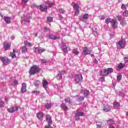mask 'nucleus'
I'll return each instance as SVG.
<instances>
[{
	"instance_id": "8",
	"label": "nucleus",
	"mask_w": 128,
	"mask_h": 128,
	"mask_svg": "<svg viewBox=\"0 0 128 128\" xmlns=\"http://www.w3.org/2000/svg\"><path fill=\"white\" fill-rule=\"evenodd\" d=\"M74 114L75 119L76 120H80V116H84V112H76L74 113Z\"/></svg>"
},
{
	"instance_id": "39",
	"label": "nucleus",
	"mask_w": 128,
	"mask_h": 128,
	"mask_svg": "<svg viewBox=\"0 0 128 128\" xmlns=\"http://www.w3.org/2000/svg\"><path fill=\"white\" fill-rule=\"evenodd\" d=\"M65 102L66 103H68V104H72V101H70V99L68 98H67L65 99Z\"/></svg>"
},
{
	"instance_id": "3",
	"label": "nucleus",
	"mask_w": 128,
	"mask_h": 128,
	"mask_svg": "<svg viewBox=\"0 0 128 128\" xmlns=\"http://www.w3.org/2000/svg\"><path fill=\"white\" fill-rule=\"evenodd\" d=\"M92 54V50L90 48L87 47L83 48L82 54L87 56L88 54Z\"/></svg>"
},
{
	"instance_id": "4",
	"label": "nucleus",
	"mask_w": 128,
	"mask_h": 128,
	"mask_svg": "<svg viewBox=\"0 0 128 128\" xmlns=\"http://www.w3.org/2000/svg\"><path fill=\"white\" fill-rule=\"evenodd\" d=\"M126 46V40H121L118 42L116 43V46L118 48L121 50V48H124Z\"/></svg>"
},
{
	"instance_id": "59",
	"label": "nucleus",
	"mask_w": 128,
	"mask_h": 128,
	"mask_svg": "<svg viewBox=\"0 0 128 128\" xmlns=\"http://www.w3.org/2000/svg\"><path fill=\"white\" fill-rule=\"evenodd\" d=\"M16 84H18V81L16 80L12 82L13 86H16Z\"/></svg>"
},
{
	"instance_id": "24",
	"label": "nucleus",
	"mask_w": 128,
	"mask_h": 128,
	"mask_svg": "<svg viewBox=\"0 0 128 128\" xmlns=\"http://www.w3.org/2000/svg\"><path fill=\"white\" fill-rule=\"evenodd\" d=\"M42 84L44 88L46 90V92H48L47 88H46V86H48V81H46V80H42Z\"/></svg>"
},
{
	"instance_id": "30",
	"label": "nucleus",
	"mask_w": 128,
	"mask_h": 128,
	"mask_svg": "<svg viewBox=\"0 0 128 128\" xmlns=\"http://www.w3.org/2000/svg\"><path fill=\"white\" fill-rule=\"evenodd\" d=\"M21 50L23 54H26V52H28V48H26V47L25 46H22L21 48Z\"/></svg>"
},
{
	"instance_id": "13",
	"label": "nucleus",
	"mask_w": 128,
	"mask_h": 128,
	"mask_svg": "<svg viewBox=\"0 0 128 128\" xmlns=\"http://www.w3.org/2000/svg\"><path fill=\"white\" fill-rule=\"evenodd\" d=\"M4 48L5 50H8L10 48V43L6 42H4Z\"/></svg>"
},
{
	"instance_id": "31",
	"label": "nucleus",
	"mask_w": 128,
	"mask_h": 128,
	"mask_svg": "<svg viewBox=\"0 0 128 128\" xmlns=\"http://www.w3.org/2000/svg\"><path fill=\"white\" fill-rule=\"evenodd\" d=\"M40 61L41 62L42 64H48V61L46 60H44V59H40Z\"/></svg>"
},
{
	"instance_id": "33",
	"label": "nucleus",
	"mask_w": 128,
	"mask_h": 128,
	"mask_svg": "<svg viewBox=\"0 0 128 128\" xmlns=\"http://www.w3.org/2000/svg\"><path fill=\"white\" fill-rule=\"evenodd\" d=\"M52 106V104H45V108H47V110H50Z\"/></svg>"
},
{
	"instance_id": "47",
	"label": "nucleus",
	"mask_w": 128,
	"mask_h": 128,
	"mask_svg": "<svg viewBox=\"0 0 128 128\" xmlns=\"http://www.w3.org/2000/svg\"><path fill=\"white\" fill-rule=\"evenodd\" d=\"M117 80L118 82L122 80V75L120 74L117 76Z\"/></svg>"
},
{
	"instance_id": "46",
	"label": "nucleus",
	"mask_w": 128,
	"mask_h": 128,
	"mask_svg": "<svg viewBox=\"0 0 128 128\" xmlns=\"http://www.w3.org/2000/svg\"><path fill=\"white\" fill-rule=\"evenodd\" d=\"M120 24L122 26H126V20H124L120 22Z\"/></svg>"
},
{
	"instance_id": "22",
	"label": "nucleus",
	"mask_w": 128,
	"mask_h": 128,
	"mask_svg": "<svg viewBox=\"0 0 128 128\" xmlns=\"http://www.w3.org/2000/svg\"><path fill=\"white\" fill-rule=\"evenodd\" d=\"M76 100H78V102H84V97L77 96H76Z\"/></svg>"
},
{
	"instance_id": "17",
	"label": "nucleus",
	"mask_w": 128,
	"mask_h": 128,
	"mask_svg": "<svg viewBox=\"0 0 128 128\" xmlns=\"http://www.w3.org/2000/svg\"><path fill=\"white\" fill-rule=\"evenodd\" d=\"M36 116L40 120H42V118H44V113L39 112L37 114Z\"/></svg>"
},
{
	"instance_id": "15",
	"label": "nucleus",
	"mask_w": 128,
	"mask_h": 128,
	"mask_svg": "<svg viewBox=\"0 0 128 128\" xmlns=\"http://www.w3.org/2000/svg\"><path fill=\"white\" fill-rule=\"evenodd\" d=\"M110 24L112 28H118V23L116 22V20L112 19Z\"/></svg>"
},
{
	"instance_id": "36",
	"label": "nucleus",
	"mask_w": 128,
	"mask_h": 128,
	"mask_svg": "<svg viewBox=\"0 0 128 128\" xmlns=\"http://www.w3.org/2000/svg\"><path fill=\"white\" fill-rule=\"evenodd\" d=\"M56 78L58 80H62V72H58V74L57 75Z\"/></svg>"
},
{
	"instance_id": "5",
	"label": "nucleus",
	"mask_w": 128,
	"mask_h": 128,
	"mask_svg": "<svg viewBox=\"0 0 128 128\" xmlns=\"http://www.w3.org/2000/svg\"><path fill=\"white\" fill-rule=\"evenodd\" d=\"M30 16H26L24 15V16L22 18L21 23L22 24H26V22L30 24Z\"/></svg>"
},
{
	"instance_id": "37",
	"label": "nucleus",
	"mask_w": 128,
	"mask_h": 128,
	"mask_svg": "<svg viewBox=\"0 0 128 128\" xmlns=\"http://www.w3.org/2000/svg\"><path fill=\"white\" fill-rule=\"evenodd\" d=\"M112 19L110 18H107L105 20V22H106V24H110V23L112 22Z\"/></svg>"
},
{
	"instance_id": "48",
	"label": "nucleus",
	"mask_w": 128,
	"mask_h": 128,
	"mask_svg": "<svg viewBox=\"0 0 128 128\" xmlns=\"http://www.w3.org/2000/svg\"><path fill=\"white\" fill-rule=\"evenodd\" d=\"M59 12L60 14H66V10L62 8L59 9Z\"/></svg>"
},
{
	"instance_id": "14",
	"label": "nucleus",
	"mask_w": 128,
	"mask_h": 128,
	"mask_svg": "<svg viewBox=\"0 0 128 128\" xmlns=\"http://www.w3.org/2000/svg\"><path fill=\"white\" fill-rule=\"evenodd\" d=\"M110 110H112V107L110 106H108V104L104 105L103 110L104 112H110Z\"/></svg>"
},
{
	"instance_id": "64",
	"label": "nucleus",
	"mask_w": 128,
	"mask_h": 128,
	"mask_svg": "<svg viewBox=\"0 0 128 128\" xmlns=\"http://www.w3.org/2000/svg\"><path fill=\"white\" fill-rule=\"evenodd\" d=\"M35 7V6H36V4H33L32 6V7Z\"/></svg>"
},
{
	"instance_id": "63",
	"label": "nucleus",
	"mask_w": 128,
	"mask_h": 128,
	"mask_svg": "<svg viewBox=\"0 0 128 128\" xmlns=\"http://www.w3.org/2000/svg\"><path fill=\"white\" fill-rule=\"evenodd\" d=\"M11 39L12 40H14V36H11Z\"/></svg>"
},
{
	"instance_id": "49",
	"label": "nucleus",
	"mask_w": 128,
	"mask_h": 128,
	"mask_svg": "<svg viewBox=\"0 0 128 128\" xmlns=\"http://www.w3.org/2000/svg\"><path fill=\"white\" fill-rule=\"evenodd\" d=\"M99 20H102L106 18V17L104 15H101L98 16Z\"/></svg>"
},
{
	"instance_id": "53",
	"label": "nucleus",
	"mask_w": 128,
	"mask_h": 128,
	"mask_svg": "<svg viewBox=\"0 0 128 128\" xmlns=\"http://www.w3.org/2000/svg\"><path fill=\"white\" fill-rule=\"evenodd\" d=\"M32 92L33 94H36V96H38V94H40V91L35 90V91H34Z\"/></svg>"
},
{
	"instance_id": "20",
	"label": "nucleus",
	"mask_w": 128,
	"mask_h": 128,
	"mask_svg": "<svg viewBox=\"0 0 128 128\" xmlns=\"http://www.w3.org/2000/svg\"><path fill=\"white\" fill-rule=\"evenodd\" d=\"M81 94H83L84 96H88L90 94V91L86 90H81Z\"/></svg>"
},
{
	"instance_id": "54",
	"label": "nucleus",
	"mask_w": 128,
	"mask_h": 128,
	"mask_svg": "<svg viewBox=\"0 0 128 128\" xmlns=\"http://www.w3.org/2000/svg\"><path fill=\"white\" fill-rule=\"evenodd\" d=\"M61 72V74L62 76V74H66V70H63L61 72Z\"/></svg>"
},
{
	"instance_id": "18",
	"label": "nucleus",
	"mask_w": 128,
	"mask_h": 128,
	"mask_svg": "<svg viewBox=\"0 0 128 128\" xmlns=\"http://www.w3.org/2000/svg\"><path fill=\"white\" fill-rule=\"evenodd\" d=\"M48 38L50 40H60V38L59 36H56L54 34H50L48 35Z\"/></svg>"
},
{
	"instance_id": "12",
	"label": "nucleus",
	"mask_w": 128,
	"mask_h": 128,
	"mask_svg": "<svg viewBox=\"0 0 128 128\" xmlns=\"http://www.w3.org/2000/svg\"><path fill=\"white\" fill-rule=\"evenodd\" d=\"M107 124L109 126V128H115L114 126L112 124H114V121L112 119L108 120L107 121Z\"/></svg>"
},
{
	"instance_id": "1",
	"label": "nucleus",
	"mask_w": 128,
	"mask_h": 128,
	"mask_svg": "<svg viewBox=\"0 0 128 128\" xmlns=\"http://www.w3.org/2000/svg\"><path fill=\"white\" fill-rule=\"evenodd\" d=\"M40 68L39 66L34 65L32 67H31L30 71L29 74H38L40 72Z\"/></svg>"
},
{
	"instance_id": "52",
	"label": "nucleus",
	"mask_w": 128,
	"mask_h": 128,
	"mask_svg": "<svg viewBox=\"0 0 128 128\" xmlns=\"http://www.w3.org/2000/svg\"><path fill=\"white\" fill-rule=\"evenodd\" d=\"M25 44L26 46H32V44L28 42H25Z\"/></svg>"
},
{
	"instance_id": "50",
	"label": "nucleus",
	"mask_w": 128,
	"mask_h": 128,
	"mask_svg": "<svg viewBox=\"0 0 128 128\" xmlns=\"http://www.w3.org/2000/svg\"><path fill=\"white\" fill-rule=\"evenodd\" d=\"M47 20L48 22H52V18L49 16L47 18Z\"/></svg>"
},
{
	"instance_id": "7",
	"label": "nucleus",
	"mask_w": 128,
	"mask_h": 128,
	"mask_svg": "<svg viewBox=\"0 0 128 128\" xmlns=\"http://www.w3.org/2000/svg\"><path fill=\"white\" fill-rule=\"evenodd\" d=\"M78 4H74L73 6V8L76 10L74 16H78L80 14V10H78Z\"/></svg>"
},
{
	"instance_id": "6",
	"label": "nucleus",
	"mask_w": 128,
	"mask_h": 128,
	"mask_svg": "<svg viewBox=\"0 0 128 128\" xmlns=\"http://www.w3.org/2000/svg\"><path fill=\"white\" fill-rule=\"evenodd\" d=\"M0 60L3 63V64H4L5 66H8V64H10V58H8L7 57L0 56Z\"/></svg>"
},
{
	"instance_id": "21",
	"label": "nucleus",
	"mask_w": 128,
	"mask_h": 128,
	"mask_svg": "<svg viewBox=\"0 0 128 128\" xmlns=\"http://www.w3.org/2000/svg\"><path fill=\"white\" fill-rule=\"evenodd\" d=\"M88 14H84L83 15L82 17H80V20L81 22H84V20H88Z\"/></svg>"
},
{
	"instance_id": "9",
	"label": "nucleus",
	"mask_w": 128,
	"mask_h": 128,
	"mask_svg": "<svg viewBox=\"0 0 128 128\" xmlns=\"http://www.w3.org/2000/svg\"><path fill=\"white\" fill-rule=\"evenodd\" d=\"M74 80L76 82L77 84L80 82H82V76L80 74H77L74 78Z\"/></svg>"
},
{
	"instance_id": "29",
	"label": "nucleus",
	"mask_w": 128,
	"mask_h": 128,
	"mask_svg": "<svg viewBox=\"0 0 128 128\" xmlns=\"http://www.w3.org/2000/svg\"><path fill=\"white\" fill-rule=\"evenodd\" d=\"M34 51L36 54H40V48H34Z\"/></svg>"
},
{
	"instance_id": "41",
	"label": "nucleus",
	"mask_w": 128,
	"mask_h": 128,
	"mask_svg": "<svg viewBox=\"0 0 128 128\" xmlns=\"http://www.w3.org/2000/svg\"><path fill=\"white\" fill-rule=\"evenodd\" d=\"M10 56H11L12 58H16V54L14 52H10Z\"/></svg>"
},
{
	"instance_id": "60",
	"label": "nucleus",
	"mask_w": 128,
	"mask_h": 128,
	"mask_svg": "<svg viewBox=\"0 0 128 128\" xmlns=\"http://www.w3.org/2000/svg\"><path fill=\"white\" fill-rule=\"evenodd\" d=\"M100 82H104V78L102 77L101 78H100Z\"/></svg>"
},
{
	"instance_id": "40",
	"label": "nucleus",
	"mask_w": 128,
	"mask_h": 128,
	"mask_svg": "<svg viewBox=\"0 0 128 128\" xmlns=\"http://www.w3.org/2000/svg\"><path fill=\"white\" fill-rule=\"evenodd\" d=\"M114 70L112 68H108L106 70L107 74H112V72Z\"/></svg>"
},
{
	"instance_id": "62",
	"label": "nucleus",
	"mask_w": 128,
	"mask_h": 128,
	"mask_svg": "<svg viewBox=\"0 0 128 128\" xmlns=\"http://www.w3.org/2000/svg\"><path fill=\"white\" fill-rule=\"evenodd\" d=\"M49 28H44V32H48V30Z\"/></svg>"
},
{
	"instance_id": "51",
	"label": "nucleus",
	"mask_w": 128,
	"mask_h": 128,
	"mask_svg": "<svg viewBox=\"0 0 128 128\" xmlns=\"http://www.w3.org/2000/svg\"><path fill=\"white\" fill-rule=\"evenodd\" d=\"M123 16H128V10L125 11V12L123 13Z\"/></svg>"
},
{
	"instance_id": "45",
	"label": "nucleus",
	"mask_w": 128,
	"mask_h": 128,
	"mask_svg": "<svg viewBox=\"0 0 128 128\" xmlns=\"http://www.w3.org/2000/svg\"><path fill=\"white\" fill-rule=\"evenodd\" d=\"M122 10H126V5L122 4L121 6Z\"/></svg>"
},
{
	"instance_id": "43",
	"label": "nucleus",
	"mask_w": 128,
	"mask_h": 128,
	"mask_svg": "<svg viewBox=\"0 0 128 128\" xmlns=\"http://www.w3.org/2000/svg\"><path fill=\"white\" fill-rule=\"evenodd\" d=\"M4 102L0 100V108H4Z\"/></svg>"
},
{
	"instance_id": "57",
	"label": "nucleus",
	"mask_w": 128,
	"mask_h": 128,
	"mask_svg": "<svg viewBox=\"0 0 128 128\" xmlns=\"http://www.w3.org/2000/svg\"><path fill=\"white\" fill-rule=\"evenodd\" d=\"M118 96H124V93L122 92H118Z\"/></svg>"
},
{
	"instance_id": "27",
	"label": "nucleus",
	"mask_w": 128,
	"mask_h": 128,
	"mask_svg": "<svg viewBox=\"0 0 128 128\" xmlns=\"http://www.w3.org/2000/svg\"><path fill=\"white\" fill-rule=\"evenodd\" d=\"M54 88H57L58 90L60 92H64V89H63V88H62V86H58V85H57V84H55L54 85Z\"/></svg>"
},
{
	"instance_id": "38",
	"label": "nucleus",
	"mask_w": 128,
	"mask_h": 128,
	"mask_svg": "<svg viewBox=\"0 0 128 128\" xmlns=\"http://www.w3.org/2000/svg\"><path fill=\"white\" fill-rule=\"evenodd\" d=\"M96 125L98 126H102V121H96Z\"/></svg>"
},
{
	"instance_id": "35",
	"label": "nucleus",
	"mask_w": 128,
	"mask_h": 128,
	"mask_svg": "<svg viewBox=\"0 0 128 128\" xmlns=\"http://www.w3.org/2000/svg\"><path fill=\"white\" fill-rule=\"evenodd\" d=\"M46 4H48V6H50V8H52V6H54V3L50 1H47L46 2Z\"/></svg>"
},
{
	"instance_id": "61",
	"label": "nucleus",
	"mask_w": 128,
	"mask_h": 128,
	"mask_svg": "<svg viewBox=\"0 0 128 128\" xmlns=\"http://www.w3.org/2000/svg\"><path fill=\"white\" fill-rule=\"evenodd\" d=\"M22 2L26 4V2H28V0H22Z\"/></svg>"
},
{
	"instance_id": "28",
	"label": "nucleus",
	"mask_w": 128,
	"mask_h": 128,
	"mask_svg": "<svg viewBox=\"0 0 128 128\" xmlns=\"http://www.w3.org/2000/svg\"><path fill=\"white\" fill-rule=\"evenodd\" d=\"M62 110H68V106H66V104H62L60 106Z\"/></svg>"
},
{
	"instance_id": "42",
	"label": "nucleus",
	"mask_w": 128,
	"mask_h": 128,
	"mask_svg": "<svg viewBox=\"0 0 128 128\" xmlns=\"http://www.w3.org/2000/svg\"><path fill=\"white\" fill-rule=\"evenodd\" d=\"M72 52L74 54H76V55H78V54H80V52L76 49H73V50H72Z\"/></svg>"
},
{
	"instance_id": "19",
	"label": "nucleus",
	"mask_w": 128,
	"mask_h": 128,
	"mask_svg": "<svg viewBox=\"0 0 128 128\" xmlns=\"http://www.w3.org/2000/svg\"><path fill=\"white\" fill-rule=\"evenodd\" d=\"M40 8L41 12H46L48 10V7L44 5H40Z\"/></svg>"
},
{
	"instance_id": "26",
	"label": "nucleus",
	"mask_w": 128,
	"mask_h": 128,
	"mask_svg": "<svg viewBox=\"0 0 128 128\" xmlns=\"http://www.w3.org/2000/svg\"><path fill=\"white\" fill-rule=\"evenodd\" d=\"M124 66V64L120 63L118 64V68H116L117 70H122Z\"/></svg>"
},
{
	"instance_id": "44",
	"label": "nucleus",
	"mask_w": 128,
	"mask_h": 128,
	"mask_svg": "<svg viewBox=\"0 0 128 128\" xmlns=\"http://www.w3.org/2000/svg\"><path fill=\"white\" fill-rule=\"evenodd\" d=\"M40 84V82L39 80H36L34 82V86H38Z\"/></svg>"
},
{
	"instance_id": "16",
	"label": "nucleus",
	"mask_w": 128,
	"mask_h": 128,
	"mask_svg": "<svg viewBox=\"0 0 128 128\" xmlns=\"http://www.w3.org/2000/svg\"><path fill=\"white\" fill-rule=\"evenodd\" d=\"M21 92H26V83H23L22 84V87L21 88Z\"/></svg>"
},
{
	"instance_id": "55",
	"label": "nucleus",
	"mask_w": 128,
	"mask_h": 128,
	"mask_svg": "<svg viewBox=\"0 0 128 128\" xmlns=\"http://www.w3.org/2000/svg\"><path fill=\"white\" fill-rule=\"evenodd\" d=\"M124 60L126 62H128V56H125L124 58Z\"/></svg>"
},
{
	"instance_id": "25",
	"label": "nucleus",
	"mask_w": 128,
	"mask_h": 128,
	"mask_svg": "<svg viewBox=\"0 0 128 128\" xmlns=\"http://www.w3.org/2000/svg\"><path fill=\"white\" fill-rule=\"evenodd\" d=\"M11 18L10 17L4 16V20L6 22V24H10Z\"/></svg>"
},
{
	"instance_id": "34",
	"label": "nucleus",
	"mask_w": 128,
	"mask_h": 128,
	"mask_svg": "<svg viewBox=\"0 0 128 128\" xmlns=\"http://www.w3.org/2000/svg\"><path fill=\"white\" fill-rule=\"evenodd\" d=\"M118 20L119 22H122V20H124V18L122 17V16H120V15H118L117 16Z\"/></svg>"
},
{
	"instance_id": "32",
	"label": "nucleus",
	"mask_w": 128,
	"mask_h": 128,
	"mask_svg": "<svg viewBox=\"0 0 128 128\" xmlns=\"http://www.w3.org/2000/svg\"><path fill=\"white\" fill-rule=\"evenodd\" d=\"M114 108H117V109L120 108V103L118 102H114Z\"/></svg>"
},
{
	"instance_id": "58",
	"label": "nucleus",
	"mask_w": 128,
	"mask_h": 128,
	"mask_svg": "<svg viewBox=\"0 0 128 128\" xmlns=\"http://www.w3.org/2000/svg\"><path fill=\"white\" fill-rule=\"evenodd\" d=\"M93 34H94V36H98V32L96 31H94L93 32Z\"/></svg>"
},
{
	"instance_id": "11",
	"label": "nucleus",
	"mask_w": 128,
	"mask_h": 128,
	"mask_svg": "<svg viewBox=\"0 0 128 128\" xmlns=\"http://www.w3.org/2000/svg\"><path fill=\"white\" fill-rule=\"evenodd\" d=\"M60 48L64 54H68V46L66 44H62Z\"/></svg>"
},
{
	"instance_id": "23",
	"label": "nucleus",
	"mask_w": 128,
	"mask_h": 128,
	"mask_svg": "<svg viewBox=\"0 0 128 128\" xmlns=\"http://www.w3.org/2000/svg\"><path fill=\"white\" fill-rule=\"evenodd\" d=\"M100 74V76H108V74L106 71V69H103L101 70Z\"/></svg>"
},
{
	"instance_id": "10",
	"label": "nucleus",
	"mask_w": 128,
	"mask_h": 128,
	"mask_svg": "<svg viewBox=\"0 0 128 128\" xmlns=\"http://www.w3.org/2000/svg\"><path fill=\"white\" fill-rule=\"evenodd\" d=\"M18 110V106H11L7 109L8 112H10V114Z\"/></svg>"
},
{
	"instance_id": "2",
	"label": "nucleus",
	"mask_w": 128,
	"mask_h": 128,
	"mask_svg": "<svg viewBox=\"0 0 128 128\" xmlns=\"http://www.w3.org/2000/svg\"><path fill=\"white\" fill-rule=\"evenodd\" d=\"M46 120L48 124V125L45 126V128H52L50 124H52V117L50 115H46Z\"/></svg>"
},
{
	"instance_id": "56",
	"label": "nucleus",
	"mask_w": 128,
	"mask_h": 128,
	"mask_svg": "<svg viewBox=\"0 0 128 128\" xmlns=\"http://www.w3.org/2000/svg\"><path fill=\"white\" fill-rule=\"evenodd\" d=\"M44 52H46V49H44V48L42 49V48H40V54Z\"/></svg>"
}]
</instances>
